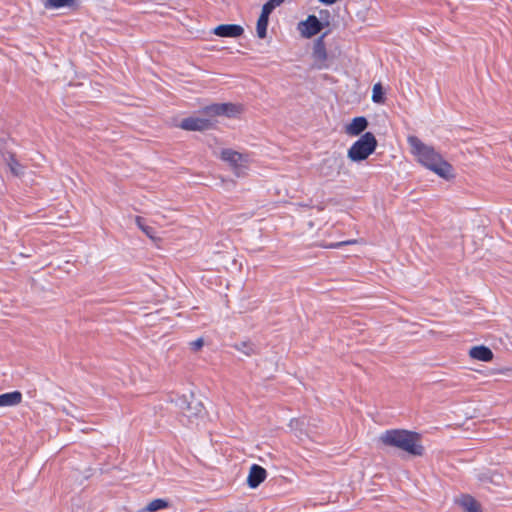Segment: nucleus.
Returning a JSON list of instances; mask_svg holds the SVG:
<instances>
[{
	"label": "nucleus",
	"mask_w": 512,
	"mask_h": 512,
	"mask_svg": "<svg viewBox=\"0 0 512 512\" xmlns=\"http://www.w3.org/2000/svg\"><path fill=\"white\" fill-rule=\"evenodd\" d=\"M407 140L412 153L423 166L442 178L449 179L453 176L452 166L433 147L424 144L416 136H409Z\"/></svg>",
	"instance_id": "nucleus-1"
},
{
	"label": "nucleus",
	"mask_w": 512,
	"mask_h": 512,
	"mask_svg": "<svg viewBox=\"0 0 512 512\" xmlns=\"http://www.w3.org/2000/svg\"><path fill=\"white\" fill-rule=\"evenodd\" d=\"M380 440L387 446L399 448L414 456H421L424 451L419 443V435L408 430H387L381 434Z\"/></svg>",
	"instance_id": "nucleus-2"
},
{
	"label": "nucleus",
	"mask_w": 512,
	"mask_h": 512,
	"mask_svg": "<svg viewBox=\"0 0 512 512\" xmlns=\"http://www.w3.org/2000/svg\"><path fill=\"white\" fill-rule=\"evenodd\" d=\"M376 147L375 135L372 132H366L348 149L347 157L353 162H361L366 160Z\"/></svg>",
	"instance_id": "nucleus-3"
},
{
	"label": "nucleus",
	"mask_w": 512,
	"mask_h": 512,
	"mask_svg": "<svg viewBox=\"0 0 512 512\" xmlns=\"http://www.w3.org/2000/svg\"><path fill=\"white\" fill-rule=\"evenodd\" d=\"M220 158L227 162L235 171L237 175L240 174L242 169L247 167L249 158L247 154H242L235 150L226 148L221 151Z\"/></svg>",
	"instance_id": "nucleus-4"
},
{
	"label": "nucleus",
	"mask_w": 512,
	"mask_h": 512,
	"mask_svg": "<svg viewBox=\"0 0 512 512\" xmlns=\"http://www.w3.org/2000/svg\"><path fill=\"white\" fill-rule=\"evenodd\" d=\"M202 112L209 116L234 117L241 112V106L232 103L212 104L204 107Z\"/></svg>",
	"instance_id": "nucleus-5"
},
{
	"label": "nucleus",
	"mask_w": 512,
	"mask_h": 512,
	"mask_svg": "<svg viewBox=\"0 0 512 512\" xmlns=\"http://www.w3.org/2000/svg\"><path fill=\"white\" fill-rule=\"evenodd\" d=\"M323 28V24L315 15H309L306 20L298 24L300 34L305 38L317 35Z\"/></svg>",
	"instance_id": "nucleus-6"
},
{
	"label": "nucleus",
	"mask_w": 512,
	"mask_h": 512,
	"mask_svg": "<svg viewBox=\"0 0 512 512\" xmlns=\"http://www.w3.org/2000/svg\"><path fill=\"white\" fill-rule=\"evenodd\" d=\"M212 126L213 123L210 119L194 116L184 118L179 124L181 129L187 131H205Z\"/></svg>",
	"instance_id": "nucleus-7"
},
{
	"label": "nucleus",
	"mask_w": 512,
	"mask_h": 512,
	"mask_svg": "<svg viewBox=\"0 0 512 512\" xmlns=\"http://www.w3.org/2000/svg\"><path fill=\"white\" fill-rule=\"evenodd\" d=\"M244 33L242 26L237 24H222L214 29V34L224 38H237Z\"/></svg>",
	"instance_id": "nucleus-8"
},
{
	"label": "nucleus",
	"mask_w": 512,
	"mask_h": 512,
	"mask_svg": "<svg viewBox=\"0 0 512 512\" xmlns=\"http://www.w3.org/2000/svg\"><path fill=\"white\" fill-rule=\"evenodd\" d=\"M266 470L257 464H253L250 467V471L247 477V483L250 488H257L266 478Z\"/></svg>",
	"instance_id": "nucleus-9"
},
{
	"label": "nucleus",
	"mask_w": 512,
	"mask_h": 512,
	"mask_svg": "<svg viewBox=\"0 0 512 512\" xmlns=\"http://www.w3.org/2000/svg\"><path fill=\"white\" fill-rule=\"evenodd\" d=\"M368 120L363 117H355L352 121L346 126L345 132L350 136H358L362 132H364L368 127Z\"/></svg>",
	"instance_id": "nucleus-10"
},
{
	"label": "nucleus",
	"mask_w": 512,
	"mask_h": 512,
	"mask_svg": "<svg viewBox=\"0 0 512 512\" xmlns=\"http://www.w3.org/2000/svg\"><path fill=\"white\" fill-rule=\"evenodd\" d=\"M469 355L471 358L483 362H489L493 359L492 350L484 345L472 347L469 351Z\"/></svg>",
	"instance_id": "nucleus-11"
},
{
	"label": "nucleus",
	"mask_w": 512,
	"mask_h": 512,
	"mask_svg": "<svg viewBox=\"0 0 512 512\" xmlns=\"http://www.w3.org/2000/svg\"><path fill=\"white\" fill-rule=\"evenodd\" d=\"M22 394L19 391L8 392L0 395V407H9L19 404Z\"/></svg>",
	"instance_id": "nucleus-12"
},
{
	"label": "nucleus",
	"mask_w": 512,
	"mask_h": 512,
	"mask_svg": "<svg viewBox=\"0 0 512 512\" xmlns=\"http://www.w3.org/2000/svg\"><path fill=\"white\" fill-rule=\"evenodd\" d=\"M324 36L319 37L313 46V57L318 62H324L327 59V51L324 43Z\"/></svg>",
	"instance_id": "nucleus-13"
},
{
	"label": "nucleus",
	"mask_w": 512,
	"mask_h": 512,
	"mask_svg": "<svg viewBox=\"0 0 512 512\" xmlns=\"http://www.w3.org/2000/svg\"><path fill=\"white\" fill-rule=\"evenodd\" d=\"M268 22H269V14L261 11V14L258 18L257 26H256L257 36L260 39H264L267 35Z\"/></svg>",
	"instance_id": "nucleus-14"
},
{
	"label": "nucleus",
	"mask_w": 512,
	"mask_h": 512,
	"mask_svg": "<svg viewBox=\"0 0 512 512\" xmlns=\"http://www.w3.org/2000/svg\"><path fill=\"white\" fill-rule=\"evenodd\" d=\"M5 162L7 163L11 173L15 176H21L24 173V167L15 159L13 154H9L5 157Z\"/></svg>",
	"instance_id": "nucleus-15"
},
{
	"label": "nucleus",
	"mask_w": 512,
	"mask_h": 512,
	"mask_svg": "<svg viewBox=\"0 0 512 512\" xmlns=\"http://www.w3.org/2000/svg\"><path fill=\"white\" fill-rule=\"evenodd\" d=\"M169 507V502L165 499H154L151 502H149L145 508L142 509L144 512H156L161 509H165Z\"/></svg>",
	"instance_id": "nucleus-16"
},
{
	"label": "nucleus",
	"mask_w": 512,
	"mask_h": 512,
	"mask_svg": "<svg viewBox=\"0 0 512 512\" xmlns=\"http://www.w3.org/2000/svg\"><path fill=\"white\" fill-rule=\"evenodd\" d=\"M75 0H46L44 6L46 9H60L63 7H72Z\"/></svg>",
	"instance_id": "nucleus-17"
},
{
	"label": "nucleus",
	"mask_w": 512,
	"mask_h": 512,
	"mask_svg": "<svg viewBox=\"0 0 512 512\" xmlns=\"http://www.w3.org/2000/svg\"><path fill=\"white\" fill-rule=\"evenodd\" d=\"M461 505L465 509V512H480L479 505L474 498L469 495H465L461 499Z\"/></svg>",
	"instance_id": "nucleus-18"
},
{
	"label": "nucleus",
	"mask_w": 512,
	"mask_h": 512,
	"mask_svg": "<svg viewBox=\"0 0 512 512\" xmlns=\"http://www.w3.org/2000/svg\"><path fill=\"white\" fill-rule=\"evenodd\" d=\"M238 351L242 352L246 356H250L255 353L256 347L250 341H242L240 343L235 344L234 346Z\"/></svg>",
	"instance_id": "nucleus-19"
},
{
	"label": "nucleus",
	"mask_w": 512,
	"mask_h": 512,
	"mask_svg": "<svg viewBox=\"0 0 512 512\" xmlns=\"http://www.w3.org/2000/svg\"><path fill=\"white\" fill-rule=\"evenodd\" d=\"M135 222H136V225L138 226V228L141 229L150 239L156 238V232H155L154 228L146 225L144 223V219L142 217L137 216L135 218Z\"/></svg>",
	"instance_id": "nucleus-20"
},
{
	"label": "nucleus",
	"mask_w": 512,
	"mask_h": 512,
	"mask_svg": "<svg viewBox=\"0 0 512 512\" xmlns=\"http://www.w3.org/2000/svg\"><path fill=\"white\" fill-rule=\"evenodd\" d=\"M372 101L374 103H382L384 101V92L380 83L373 86Z\"/></svg>",
	"instance_id": "nucleus-21"
},
{
	"label": "nucleus",
	"mask_w": 512,
	"mask_h": 512,
	"mask_svg": "<svg viewBox=\"0 0 512 512\" xmlns=\"http://www.w3.org/2000/svg\"><path fill=\"white\" fill-rule=\"evenodd\" d=\"M285 0H268L263 6H262V12L271 14L273 10L280 6Z\"/></svg>",
	"instance_id": "nucleus-22"
},
{
	"label": "nucleus",
	"mask_w": 512,
	"mask_h": 512,
	"mask_svg": "<svg viewBox=\"0 0 512 512\" xmlns=\"http://www.w3.org/2000/svg\"><path fill=\"white\" fill-rule=\"evenodd\" d=\"M203 345H204L203 338H198L189 343L190 349L195 352L200 350L203 347Z\"/></svg>",
	"instance_id": "nucleus-23"
},
{
	"label": "nucleus",
	"mask_w": 512,
	"mask_h": 512,
	"mask_svg": "<svg viewBox=\"0 0 512 512\" xmlns=\"http://www.w3.org/2000/svg\"><path fill=\"white\" fill-rule=\"evenodd\" d=\"M324 162L325 164L329 163L331 166H337L338 168H340L342 165V160L336 156L327 158Z\"/></svg>",
	"instance_id": "nucleus-24"
},
{
	"label": "nucleus",
	"mask_w": 512,
	"mask_h": 512,
	"mask_svg": "<svg viewBox=\"0 0 512 512\" xmlns=\"http://www.w3.org/2000/svg\"><path fill=\"white\" fill-rule=\"evenodd\" d=\"M356 243V240L341 241L329 244L327 247L332 249L340 248L344 245H350Z\"/></svg>",
	"instance_id": "nucleus-25"
},
{
	"label": "nucleus",
	"mask_w": 512,
	"mask_h": 512,
	"mask_svg": "<svg viewBox=\"0 0 512 512\" xmlns=\"http://www.w3.org/2000/svg\"><path fill=\"white\" fill-rule=\"evenodd\" d=\"M183 409V413L185 416L187 417H191L192 413H189V411L191 410V405L190 404H187L186 408H182ZM195 412H193V414H197L200 409H198L197 407L194 408Z\"/></svg>",
	"instance_id": "nucleus-26"
},
{
	"label": "nucleus",
	"mask_w": 512,
	"mask_h": 512,
	"mask_svg": "<svg viewBox=\"0 0 512 512\" xmlns=\"http://www.w3.org/2000/svg\"><path fill=\"white\" fill-rule=\"evenodd\" d=\"M319 2L326 4V5H332L336 3L338 0H318Z\"/></svg>",
	"instance_id": "nucleus-27"
},
{
	"label": "nucleus",
	"mask_w": 512,
	"mask_h": 512,
	"mask_svg": "<svg viewBox=\"0 0 512 512\" xmlns=\"http://www.w3.org/2000/svg\"><path fill=\"white\" fill-rule=\"evenodd\" d=\"M294 422H298L297 420H291V426L293 425Z\"/></svg>",
	"instance_id": "nucleus-28"
}]
</instances>
